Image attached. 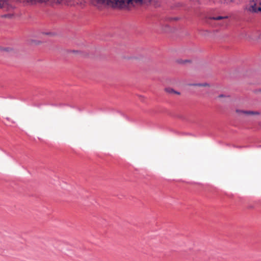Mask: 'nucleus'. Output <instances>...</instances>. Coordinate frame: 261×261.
I'll return each mask as SVG.
<instances>
[{
  "instance_id": "nucleus-7",
  "label": "nucleus",
  "mask_w": 261,
  "mask_h": 261,
  "mask_svg": "<svg viewBox=\"0 0 261 261\" xmlns=\"http://www.w3.org/2000/svg\"><path fill=\"white\" fill-rule=\"evenodd\" d=\"M13 13H10L2 16L3 17L12 18L13 17Z\"/></svg>"
},
{
  "instance_id": "nucleus-6",
  "label": "nucleus",
  "mask_w": 261,
  "mask_h": 261,
  "mask_svg": "<svg viewBox=\"0 0 261 261\" xmlns=\"http://www.w3.org/2000/svg\"><path fill=\"white\" fill-rule=\"evenodd\" d=\"M165 91L169 93V94H176L177 95H179L180 93L179 92L175 91L174 89L171 88H167L165 89Z\"/></svg>"
},
{
  "instance_id": "nucleus-3",
  "label": "nucleus",
  "mask_w": 261,
  "mask_h": 261,
  "mask_svg": "<svg viewBox=\"0 0 261 261\" xmlns=\"http://www.w3.org/2000/svg\"><path fill=\"white\" fill-rule=\"evenodd\" d=\"M76 0H20L21 2L29 4H34L37 2L42 3L50 1L53 3H61L64 2L67 4H71L72 2H75Z\"/></svg>"
},
{
  "instance_id": "nucleus-5",
  "label": "nucleus",
  "mask_w": 261,
  "mask_h": 261,
  "mask_svg": "<svg viewBox=\"0 0 261 261\" xmlns=\"http://www.w3.org/2000/svg\"><path fill=\"white\" fill-rule=\"evenodd\" d=\"M236 112L239 114H246V115H259V113L257 111H243V110H237Z\"/></svg>"
},
{
  "instance_id": "nucleus-4",
  "label": "nucleus",
  "mask_w": 261,
  "mask_h": 261,
  "mask_svg": "<svg viewBox=\"0 0 261 261\" xmlns=\"http://www.w3.org/2000/svg\"><path fill=\"white\" fill-rule=\"evenodd\" d=\"M0 8L8 11H10L12 9V7L10 6L7 2L3 0L0 1Z\"/></svg>"
},
{
  "instance_id": "nucleus-10",
  "label": "nucleus",
  "mask_w": 261,
  "mask_h": 261,
  "mask_svg": "<svg viewBox=\"0 0 261 261\" xmlns=\"http://www.w3.org/2000/svg\"><path fill=\"white\" fill-rule=\"evenodd\" d=\"M188 61L186 60V61H184V62H182H182H179L180 63H184L187 62Z\"/></svg>"
},
{
  "instance_id": "nucleus-9",
  "label": "nucleus",
  "mask_w": 261,
  "mask_h": 261,
  "mask_svg": "<svg viewBox=\"0 0 261 261\" xmlns=\"http://www.w3.org/2000/svg\"><path fill=\"white\" fill-rule=\"evenodd\" d=\"M195 85L198 86H208V84L206 83L203 84H196Z\"/></svg>"
},
{
  "instance_id": "nucleus-8",
  "label": "nucleus",
  "mask_w": 261,
  "mask_h": 261,
  "mask_svg": "<svg viewBox=\"0 0 261 261\" xmlns=\"http://www.w3.org/2000/svg\"><path fill=\"white\" fill-rule=\"evenodd\" d=\"M224 17H221V16H218V17H213V19H214V20H220V19H222L223 18H224Z\"/></svg>"
},
{
  "instance_id": "nucleus-1",
  "label": "nucleus",
  "mask_w": 261,
  "mask_h": 261,
  "mask_svg": "<svg viewBox=\"0 0 261 261\" xmlns=\"http://www.w3.org/2000/svg\"><path fill=\"white\" fill-rule=\"evenodd\" d=\"M146 1L150 2L151 0H91V3L97 7L108 6L112 7L123 8Z\"/></svg>"
},
{
  "instance_id": "nucleus-2",
  "label": "nucleus",
  "mask_w": 261,
  "mask_h": 261,
  "mask_svg": "<svg viewBox=\"0 0 261 261\" xmlns=\"http://www.w3.org/2000/svg\"><path fill=\"white\" fill-rule=\"evenodd\" d=\"M246 9L250 12L255 13L261 11V0L250 1Z\"/></svg>"
},
{
  "instance_id": "nucleus-11",
  "label": "nucleus",
  "mask_w": 261,
  "mask_h": 261,
  "mask_svg": "<svg viewBox=\"0 0 261 261\" xmlns=\"http://www.w3.org/2000/svg\"><path fill=\"white\" fill-rule=\"evenodd\" d=\"M223 96H224V95H220L219 96V97H220H220H223Z\"/></svg>"
}]
</instances>
